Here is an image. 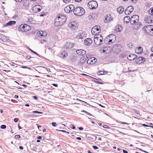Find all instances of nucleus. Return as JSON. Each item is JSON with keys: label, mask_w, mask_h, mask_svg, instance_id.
Masks as SVG:
<instances>
[{"label": "nucleus", "mask_w": 153, "mask_h": 153, "mask_svg": "<svg viewBox=\"0 0 153 153\" xmlns=\"http://www.w3.org/2000/svg\"><path fill=\"white\" fill-rule=\"evenodd\" d=\"M66 20L65 16L63 15H59L56 17L54 21V24L56 27L62 25L65 22Z\"/></svg>", "instance_id": "obj_1"}, {"label": "nucleus", "mask_w": 153, "mask_h": 153, "mask_svg": "<svg viewBox=\"0 0 153 153\" xmlns=\"http://www.w3.org/2000/svg\"><path fill=\"white\" fill-rule=\"evenodd\" d=\"M139 16L137 15L132 16L131 18L130 23L131 24L136 25L137 27H140L141 23L139 22Z\"/></svg>", "instance_id": "obj_2"}, {"label": "nucleus", "mask_w": 153, "mask_h": 153, "mask_svg": "<svg viewBox=\"0 0 153 153\" xmlns=\"http://www.w3.org/2000/svg\"><path fill=\"white\" fill-rule=\"evenodd\" d=\"M74 14L77 16H81L85 13L84 9L82 7H76L73 10Z\"/></svg>", "instance_id": "obj_3"}, {"label": "nucleus", "mask_w": 153, "mask_h": 153, "mask_svg": "<svg viewBox=\"0 0 153 153\" xmlns=\"http://www.w3.org/2000/svg\"><path fill=\"white\" fill-rule=\"evenodd\" d=\"M103 38L100 34H97L94 36V42L97 45H100L102 43Z\"/></svg>", "instance_id": "obj_4"}, {"label": "nucleus", "mask_w": 153, "mask_h": 153, "mask_svg": "<svg viewBox=\"0 0 153 153\" xmlns=\"http://www.w3.org/2000/svg\"><path fill=\"white\" fill-rule=\"evenodd\" d=\"M18 29L20 31L25 32L30 30V27L27 24L21 25L19 26Z\"/></svg>", "instance_id": "obj_5"}, {"label": "nucleus", "mask_w": 153, "mask_h": 153, "mask_svg": "<svg viewBox=\"0 0 153 153\" xmlns=\"http://www.w3.org/2000/svg\"><path fill=\"white\" fill-rule=\"evenodd\" d=\"M88 5V7L92 10L95 9L98 7L97 3L95 1H89Z\"/></svg>", "instance_id": "obj_6"}, {"label": "nucleus", "mask_w": 153, "mask_h": 153, "mask_svg": "<svg viewBox=\"0 0 153 153\" xmlns=\"http://www.w3.org/2000/svg\"><path fill=\"white\" fill-rule=\"evenodd\" d=\"M100 31V27L99 26H95L91 29V33L94 35H96Z\"/></svg>", "instance_id": "obj_7"}, {"label": "nucleus", "mask_w": 153, "mask_h": 153, "mask_svg": "<svg viewBox=\"0 0 153 153\" xmlns=\"http://www.w3.org/2000/svg\"><path fill=\"white\" fill-rule=\"evenodd\" d=\"M68 26L71 29L75 30L78 28V24L76 22H74L69 23Z\"/></svg>", "instance_id": "obj_8"}, {"label": "nucleus", "mask_w": 153, "mask_h": 153, "mask_svg": "<svg viewBox=\"0 0 153 153\" xmlns=\"http://www.w3.org/2000/svg\"><path fill=\"white\" fill-rule=\"evenodd\" d=\"M74 7L72 4H70L66 7L64 8V11L67 13H70L74 9Z\"/></svg>", "instance_id": "obj_9"}, {"label": "nucleus", "mask_w": 153, "mask_h": 153, "mask_svg": "<svg viewBox=\"0 0 153 153\" xmlns=\"http://www.w3.org/2000/svg\"><path fill=\"white\" fill-rule=\"evenodd\" d=\"M113 16L111 14H108L105 16L104 22L105 23H110L111 21L113 20Z\"/></svg>", "instance_id": "obj_10"}, {"label": "nucleus", "mask_w": 153, "mask_h": 153, "mask_svg": "<svg viewBox=\"0 0 153 153\" xmlns=\"http://www.w3.org/2000/svg\"><path fill=\"white\" fill-rule=\"evenodd\" d=\"M41 7L39 5H36L33 7L32 10L33 13L39 12L41 10Z\"/></svg>", "instance_id": "obj_11"}, {"label": "nucleus", "mask_w": 153, "mask_h": 153, "mask_svg": "<svg viewBox=\"0 0 153 153\" xmlns=\"http://www.w3.org/2000/svg\"><path fill=\"white\" fill-rule=\"evenodd\" d=\"M86 35L85 32H82L78 33L76 36V37L78 39H82L86 37Z\"/></svg>", "instance_id": "obj_12"}, {"label": "nucleus", "mask_w": 153, "mask_h": 153, "mask_svg": "<svg viewBox=\"0 0 153 153\" xmlns=\"http://www.w3.org/2000/svg\"><path fill=\"white\" fill-rule=\"evenodd\" d=\"M145 22L148 23H153V20L151 16H146L145 17Z\"/></svg>", "instance_id": "obj_13"}, {"label": "nucleus", "mask_w": 153, "mask_h": 153, "mask_svg": "<svg viewBox=\"0 0 153 153\" xmlns=\"http://www.w3.org/2000/svg\"><path fill=\"white\" fill-rule=\"evenodd\" d=\"M92 40L91 39L89 38L85 39L84 41V44L87 46L89 45L92 43Z\"/></svg>", "instance_id": "obj_14"}, {"label": "nucleus", "mask_w": 153, "mask_h": 153, "mask_svg": "<svg viewBox=\"0 0 153 153\" xmlns=\"http://www.w3.org/2000/svg\"><path fill=\"white\" fill-rule=\"evenodd\" d=\"M76 53L79 55L83 56L85 55L86 53V51L82 49L78 50L76 51Z\"/></svg>", "instance_id": "obj_15"}, {"label": "nucleus", "mask_w": 153, "mask_h": 153, "mask_svg": "<svg viewBox=\"0 0 153 153\" xmlns=\"http://www.w3.org/2000/svg\"><path fill=\"white\" fill-rule=\"evenodd\" d=\"M135 51L136 53L140 54L143 52V48L141 47H139L138 48H136Z\"/></svg>", "instance_id": "obj_16"}, {"label": "nucleus", "mask_w": 153, "mask_h": 153, "mask_svg": "<svg viewBox=\"0 0 153 153\" xmlns=\"http://www.w3.org/2000/svg\"><path fill=\"white\" fill-rule=\"evenodd\" d=\"M137 57V55L134 54H131L128 56L127 58L129 60H133L136 58Z\"/></svg>", "instance_id": "obj_17"}, {"label": "nucleus", "mask_w": 153, "mask_h": 153, "mask_svg": "<svg viewBox=\"0 0 153 153\" xmlns=\"http://www.w3.org/2000/svg\"><path fill=\"white\" fill-rule=\"evenodd\" d=\"M47 33L45 31L43 30H41L39 31L38 33L37 34L38 35H40L41 36H43V37H45L47 35Z\"/></svg>", "instance_id": "obj_18"}, {"label": "nucleus", "mask_w": 153, "mask_h": 153, "mask_svg": "<svg viewBox=\"0 0 153 153\" xmlns=\"http://www.w3.org/2000/svg\"><path fill=\"white\" fill-rule=\"evenodd\" d=\"M16 22L15 21H10L7 22L5 24L3 27H6L8 26L16 24Z\"/></svg>", "instance_id": "obj_19"}, {"label": "nucleus", "mask_w": 153, "mask_h": 153, "mask_svg": "<svg viewBox=\"0 0 153 153\" xmlns=\"http://www.w3.org/2000/svg\"><path fill=\"white\" fill-rule=\"evenodd\" d=\"M117 11L120 13H122L124 11V8L122 6L120 7L117 8Z\"/></svg>", "instance_id": "obj_20"}, {"label": "nucleus", "mask_w": 153, "mask_h": 153, "mask_svg": "<svg viewBox=\"0 0 153 153\" xmlns=\"http://www.w3.org/2000/svg\"><path fill=\"white\" fill-rule=\"evenodd\" d=\"M124 21L126 23H129L131 21V18L129 16H126L124 18Z\"/></svg>", "instance_id": "obj_21"}, {"label": "nucleus", "mask_w": 153, "mask_h": 153, "mask_svg": "<svg viewBox=\"0 0 153 153\" xmlns=\"http://www.w3.org/2000/svg\"><path fill=\"white\" fill-rule=\"evenodd\" d=\"M122 29L121 26L120 25H119L116 28V32H121L122 30Z\"/></svg>", "instance_id": "obj_22"}, {"label": "nucleus", "mask_w": 153, "mask_h": 153, "mask_svg": "<svg viewBox=\"0 0 153 153\" xmlns=\"http://www.w3.org/2000/svg\"><path fill=\"white\" fill-rule=\"evenodd\" d=\"M86 61V59L85 57L81 58L79 60V63L83 64Z\"/></svg>", "instance_id": "obj_23"}, {"label": "nucleus", "mask_w": 153, "mask_h": 153, "mask_svg": "<svg viewBox=\"0 0 153 153\" xmlns=\"http://www.w3.org/2000/svg\"><path fill=\"white\" fill-rule=\"evenodd\" d=\"M148 28V31L150 32V33L153 34V27L152 26H150L147 27Z\"/></svg>", "instance_id": "obj_24"}, {"label": "nucleus", "mask_w": 153, "mask_h": 153, "mask_svg": "<svg viewBox=\"0 0 153 153\" xmlns=\"http://www.w3.org/2000/svg\"><path fill=\"white\" fill-rule=\"evenodd\" d=\"M68 54L67 53H65L64 52H62L60 54V57L63 58H65L67 56Z\"/></svg>", "instance_id": "obj_25"}, {"label": "nucleus", "mask_w": 153, "mask_h": 153, "mask_svg": "<svg viewBox=\"0 0 153 153\" xmlns=\"http://www.w3.org/2000/svg\"><path fill=\"white\" fill-rule=\"evenodd\" d=\"M137 60L139 61H141V62L143 63L145 61V59L143 57H139L137 58Z\"/></svg>", "instance_id": "obj_26"}, {"label": "nucleus", "mask_w": 153, "mask_h": 153, "mask_svg": "<svg viewBox=\"0 0 153 153\" xmlns=\"http://www.w3.org/2000/svg\"><path fill=\"white\" fill-rule=\"evenodd\" d=\"M108 37H109V39L111 38V39H112L113 40H114V39H115L116 36H115L114 35V34H111L110 35H109L108 36Z\"/></svg>", "instance_id": "obj_27"}, {"label": "nucleus", "mask_w": 153, "mask_h": 153, "mask_svg": "<svg viewBox=\"0 0 153 153\" xmlns=\"http://www.w3.org/2000/svg\"><path fill=\"white\" fill-rule=\"evenodd\" d=\"M127 9L130 11V13H131L133 10L134 7L132 6H130L128 7Z\"/></svg>", "instance_id": "obj_28"}, {"label": "nucleus", "mask_w": 153, "mask_h": 153, "mask_svg": "<svg viewBox=\"0 0 153 153\" xmlns=\"http://www.w3.org/2000/svg\"><path fill=\"white\" fill-rule=\"evenodd\" d=\"M1 39L3 42H5L7 40L8 38L5 36H3L1 37Z\"/></svg>", "instance_id": "obj_29"}, {"label": "nucleus", "mask_w": 153, "mask_h": 153, "mask_svg": "<svg viewBox=\"0 0 153 153\" xmlns=\"http://www.w3.org/2000/svg\"><path fill=\"white\" fill-rule=\"evenodd\" d=\"M93 62V64L97 62V59L94 57H92L90 58Z\"/></svg>", "instance_id": "obj_30"}, {"label": "nucleus", "mask_w": 153, "mask_h": 153, "mask_svg": "<svg viewBox=\"0 0 153 153\" xmlns=\"http://www.w3.org/2000/svg\"><path fill=\"white\" fill-rule=\"evenodd\" d=\"M109 37H106L104 40V42L105 44H108Z\"/></svg>", "instance_id": "obj_31"}, {"label": "nucleus", "mask_w": 153, "mask_h": 153, "mask_svg": "<svg viewBox=\"0 0 153 153\" xmlns=\"http://www.w3.org/2000/svg\"><path fill=\"white\" fill-rule=\"evenodd\" d=\"M149 12L151 15H152L153 16V8L150 9L149 10Z\"/></svg>", "instance_id": "obj_32"}, {"label": "nucleus", "mask_w": 153, "mask_h": 153, "mask_svg": "<svg viewBox=\"0 0 153 153\" xmlns=\"http://www.w3.org/2000/svg\"><path fill=\"white\" fill-rule=\"evenodd\" d=\"M125 14L126 15H129L131 13H130V11H129L128 9H127L125 11Z\"/></svg>", "instance_id": "obj_33"}, {"label": "nucleus", "mask_w": 153, "mask_h": 153, "mask_svg": "<svg viewBox=\"0 0 153 153\" xmlns=\"http://www.w3.org/2000/svg\"><path fill=\"white\" fill-rule=\"evenodd\" d=\"M87 63L88 64H93V62L90 59H89L87 62Z\"/></svg>", "instance_id": "obj_34"}, {"label": "nucleus", "mask_w": 153, "mask_h": 153, "mask_svg": "<svg viewBox=\"0 0 153 153\" xmlns=\"http://www.w3.org/2000/svg\"><path fill=\"white\" fill-rule=\"evenodd\" d=\"M133 111L136 114H139V111L138 110H137L135 109H133Z\"/></svg>", "instance_id": "obj_35"}, {"label": "nucleus", "mask_w": 153, "mask_h": 153, "mask_svg": "<svg viewBox=\"0 0 153 153\" xmlns=\"http://www.w3.org/2000/svg\"><path fill=\"white\" fill-rule=\"evenodd\" d=\"M32 149L35 152H36L37 151V148L35 146L33 147L32 148Z\"/></svg>", "instance_id": "obj_36"}, {"label": "nucleus", "mask_w": 153, "mask_h": 153, "mask_svg": "<svg viewBox=\"0 0 153 153\" xmlns=\"http://www.w3.org/2000/svg\"><path fill=\"white\" fill-rule=\"evenodd\" d=\"M6 126L5 125H2L1 126V129H4L5 128H6Z\"/></svg>", "instance_id": "obj_37"}, {"label": "nucleus", "mask_w": 153, "mask_h": 153, "mask_svg": "<svg viewBox=\"0 0 153 153\" xmlns=\"http://www.w3.org/2000/svg\"><path fill=\"white\" fill-rule=\"evenodd\" d=\"M99 74L102 75L104 74V72L103 71H100L99 72Z\"/></svg>", "instance_id": "obj_38"}, {"label": "nucleus", "mask_w": 153, "mask_h": 153, "mask_svg": "<svg viewBox=\"0 0 153 153\" xmlns=\"http://www.w3.org/2000/svg\"><path fill=\"white\" fill-rule=\"evenodd\" d=\"M71 0H63L64 2L65 3H68L69 1H70Z\"/></svg>", "instance_id": "obj_39"}, {"label": "nucleus", "mask_w": 153, "mask_h": 153, "mask_svg": "<svg viewBox=\"0 0 153 153\" xmlns=\"http://www.w3.org/2000/svg\"><path fill=\"white\" fill-rule=\"evenodd\" d=\"M52 126L54 127H56L57 126L56 123L55 122H53L52 123Z\"/></svg>", "instance_id": "obj_40"}, {"label": "nucleus", "mask_w": 153, "mask_h": 153, "mask_svg": "<svg viewBox=\"0 0 153 153\" xmlns=\"http://www.w3.org/2000/svg\"><path fill=\"white\" fill-rule=\"evenodd\" d=\"M41 43L42 44H45L46 43V42L45 40H43L41 41Z\"/></svg>", "instance_id": "obj_41"}, {"label": "nucleus", "mask_w": 153, "mask_h": 153, "mask_svg": "<svg viewBox=\"0 0 153 153\" xmlns=\"http://www.w3.org/2000/svg\"><path fill=\"white\" fill-rule=\"evenodd\" d=\"M33 113H38V114H42V113L40 112H39L37 111H34L32 112Z\"/></svg>", "instance_id": "obj_42"}, {"label": "nucleus", "mask_w": 153, "mask_h": 153, "mask_svg": "<svg viewBox=\"0 0 153 153\" xmlns=\"http://www.w3.org/2000/svg\"><path fill=\"white\" fill-rule=\"evenodd\" d=\"M15 137L16 139H19L20 138V136L19 135H16L15 136Z\"/></svg>", "instance_id": "obj_43"}, {"label": "nucleus", "mask_w": 153, "mask_h": 153, "mask_svg": "<svg viewBox=\"0 0 153 153\" xmlns=\"http://www.w3.org/2000/svg\"><path fill=\"white\" fill-rule=\"evenodd\" d=\"M42 67L43 68H45L47 71H50V69L48 68L45 67Z\"/></svg>", "instance_id": "obj_44"}, {"label": "nucleus", "mask_w": 153, "mask_h": 153, "mask_svg": "<svg viewBox=\"0 0 153 153\" xmlns=\"http://www.w3.org/2000/svg\"><path fill=\"white\" fill-rule=\"evenodd\" d=\"M93 148L94 149H98V147H97L96 146H93Z\"/></svg>", "instance_id": "obj_45"}, {"label": "nucleus", "mask_w": 153, "mask_h": 153, "mask_svg": "<svg viewBox=\"0 0 153 153\" xmlns=\"http://www.w3.org/2000/svg\"><path fill=\"white\" fill-rule=\"evenodd\" d=\"M30 51H31L32 52V53H34L35 54H36V55H38V53H36V52H35V51H33V50H31V49H30Z\"/></svg>", "instance_id": "obj_46"}, {"label": "nucleus", "mask_w": 153, "mask_h": 153, "mask_svg": "<svg viewBox=\"0 0 153 153\" xmlns=\"http://www.w3.org/2000/svg\"><path fill=\"white\" fill-rule=\"evenodd\" d=\"M108 43H112V41H113V40L112 39H108Z\"/></svg>", "instance_id": "obj_47"}, {"label": "nucleus", "mask_w": 153, "mask_h": 153, "mask_svg": "<svg viewBox=\"0 0 153 153\" xmlns=\"http://www.w3.org/2000/svg\"><path fill=\"white\" fill-rule=\"evenodd\" d=\"M24 116L25 117H29V114H24Z\"/></svg>", "instance_id": "obj_48"}, {"label": "nucleus", "mask_w": 153, "mask_h": 153, "mask_svg": "<svg viewBox=\"0 0 153 153\" xmlns=\"http://www.w3.org/2000/svg\"><path fill=\"white\" fill-rule=\"evenodd\" d=\"M52 85L55 87H57L58 85L57 84H52Z\"/></svg>", "instance_id": "obj_49"}, {"label": "nucleus", "mask_w": 153, "mask_h": 153, "mask_svg": "<svg viewBox=\"0 0 153 153\" xmlns=\"http://www.w3.org/2000/svg\"><path fill=\"white\" fill-rule=\"evenodd\" d=\"M18 119L17 118H15L14 119V121L15 122H17V121H18Z\"/></svg>", "instance_id": "obj_50"}, {"label": "nucleus", "mask_w": 153, "mask_h": 153, "mask_svg": "<svg viewBox=\"0 0 153 153\" xmlns=\"http://www.w3.org/2000/svg\"><path fill=\"white\" fill-rule=\"evenodd\" d=\"M33 98L35 100H37L38 99L37 97L36 96H33Z\"/></svg>", "instance_id": "obj_51"}, {"label": "nucleus", "mask_w": 153, "mask_h": 153, "mask_svg": "<svg viewBox=\"0 0 153 153\" xmlns=\"http://www.w3.org/2000/svg\"><path fill=\"white\" fill-rule=\"evenodd\" d=\"M76 139L79 140H81V138L80 137H77L76 138Z\"/></svg>", "instance_id": "obj_52"}, {"label": "nucleus", "mask_w": 153, "mask_h": 153, "mask_svg": "<svg viewBox=\"0 0 153 153\" xmlns=\"http://www.w3.org/2000/svg\"><path fill=\"white\" fill-rule=\"evenodd\" d=\"M123 152L124 153H128L127 151L124 150H123Z\"/></svg>", "instance_id": "obj_53"}, {"label": "nucleus", "mask_w": 153, "mask_h": 153, "mask_svg": "<svg viewBox=\"0 0 153 153\" xmlns=\"http://www.w3.org/2000/svg\"><path fill=\"white\" fill-rule=\"evenodd\" d=\"M19 148L20 149L22 150L23 149V147L22 146H19Z\"/></svg>", "instance_id": "obj_54"}, {"label": "nucleus", "mask_w": 153, "mask_h": 153, "mask_svg": "<svg viewBox=\"0 0 153 153\" xmlns=\"http://www.w3.org/2000/svg\"><path fill=\"white\" fill-rule=\"evenodd\" d=\"M103 127L105 128H107L108 126L106 125H105L103 126Z\"/></svg>", "instance_id": "obj_55"}, {"label": "nucleus", "mask_w": 153, "mask_h": 153, "mask_svg": "<svg viewBox=\"0 0 153 153\" xmlns=\"http://www.w3.org/2000/svg\"><path fill=\"white\" fill-rule=\"evenodd\" d=\"M31 56H26V58L28 59H29L31 58Z\"/></svg>", "instance_id": "obj_56"}, {"label": "nucleus", "mask_w": 153, "mask_h": 153, "mask_svg": "<svg viewBox=\"0 0 153 153\" xmlns=\"http://www.w3.org/2000/svg\"><path fill=\"white\" fill-rule=\"evenodd\" d=\"M42 138V137L41 136H38L37 137V138L38 139H41Z\"/></svg>", "instance_id": "obj_57"}, {"label": "nucleus", "mask_w": 153, "mask_h": 153, "mask_svg": "<svg viewBox=\"0 0 153 153\" xmlns=\"http://www.w3.org/2000/svg\"><path fill=\"white\" fill-rule=\"evenodd\" d=\"M82 0H74V1L77 2H79L81 1Z\"/></svg>", "instance_id": "obj_58"}, {"label": "nucleus", "mask_w": 153, "mask_h": 153, "mask_svg": "<svg viewBox=\"0 0 153 153\" xmlns=\"http://www.w3.org/2000/svg\"><path fill=\"white\" fill-rule=\"evenodd\" d=\"M15 1L16 2H21L22 0H15Z\"/></svg>", "instance_id": "obj_59"}, {"label": "nucleus", "mask_w": 153, "mask_h": 153, "mask_svg": "<svg viewBox=\"0 0 153 153\" xmlns=\"http://www.w3.org/2000/svg\"><path fill=\"white\" fill-rule=\"evenodd\" d=\"M79 130H83V128H82V127H79Z\"/></svg>", "instance_id": "obj_60"}, {"label": "nucleus", "mask_w": 153, "mask_h": 153, "mask_svg": "<svg viewBox=\"0 0 153 153\" xmlns=\"http://www.w3.org/2000/svg\"><path fill=\"white\" fill-rule=\"evenodd\" d=\"M22 86L23 87H24L25 88H26L27 87V85H24V84L22 85Z\"/></svg>", "instance_id": "obj_61"}, {"label": "nucleus", "mask_w": 153, "mask_h": 153, "mask_svg": "<svg viewBox=\"0 0 153 153\" xmlns=\"http://www.w3.org/2000/svg\"><path fill=\"white\" fill-rule=\"evenodd\" d=\"M81 111L82 112H84V113H85L86 114L88 113V112L87 111H84V110H83L82 111Z\"/></svg>", "instance_id": "obj_62"}, {"label": "nucleus", "mask_w": 153, "mask_h": 153, "mask_svg": "<svg viewBox=\"0 0 153 153\" xmlns=\"http://www.w3.org/2000/svg\"><path fill=\"white\" fill-rule=\"evenodd\" d=\"M143 126H146V127H149V126L147 125H146V124H143Z\"/></svg>", "instance_id": "obj_63"}, {"label": "nucleus", "mask_w": 153, "mask_h": 153, "mask_svg": "<svg viewBox=\"0 0 153 153\" xmlns=\"http://www.w3.org/2000/svg\"><path fill=\"white\" fill-rule=\"evenodd\" d=\"M15 97L16 98H18L19 96L18 95H15Z\"/></svg>", "instance_id": "obj_64"}]
</instances>
